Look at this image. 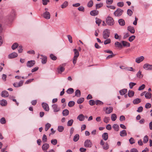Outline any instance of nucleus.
<instances>
[{
    "label": "nucleus",
    "instance_id": "53",
    "mask_svg": "<svg viewBox=\"0 0 152 152\" xmlns=\"http://www.w3.org/2000/svg\"><path fill=\"white\" fill-rule=\"evenodd\" d=\"M96 23L99 26L101 23V20L98 18H96Z\"/></svg>",
    "mask_w": 152,
    "mask_h": 152
},
{
    "label": "nucleus",
    "instance_id": "27",
    "mask_svg": "<svg viewBox=\"0 0 152 152\" xmlns=\"http://www.w3.org/2000/svg\"><path fill=\"white\" fill-rule=\"evenodd\" d=\"M127 92V89H124L119 91L120 94L121 95H123L125 94Z\"/></svg>",
    "mask_w": 152,
    "mask_h": 152
},
{
    "label": "nucleus",
    "instance_id": "56",
    "mask_svg": "<svg viewBox=\"0 0 152 152\" xmlns=\"http://www.w3.org/2000/svg\"><path fill=\"white\" fill-rule=\"evenodd\" d=\"M136 83H133V82H130L129 83V87L130 89H132L133 87L136 85Z\"/></svg>",
    "mask_w": 152,
    "mask_h": 152
},
{
    "label": "nucleus",
    "instance_id": "21",
    "mask_svg": "<svg viewBox=\"0 0 152 152\" xmlns=\"http://www.w3.org/2000/svg\"><path fill=\"white\" fill-rule=\"evenodd\" d=\"M122 45L125 47H129L130 46V44L126 41H121Z\"/></svg>",
    "mask_w": 152,
    "mask_h": 152
},
{
    "label": "nucleus",
    "instance_id": "47",
    "mask_svg": "<svg viewBox=\"0 0 152 152\" xmlns=\"http://www.w3.org/2000/svg\"><path fill=\"white\" fill-rule=\"evenodd\" d=\"M110 120V118L109 117H107L105 116L104 117L103 121L104 122L107 124L109 122Z\"/></svg>",
    "mask_w": 152,
    "mask_h": 152
},
{
    "label": "nucleus",
    "instance_id": "35",
    "mask_svg": "<svg viewBox=\"0 0 152 152\" xmlns=\"http://www.w3.org/2000/svg\"><path fill=\"white\" fill-rule=\"evenodd\" d=\"M79 138V136L78 134H75L73 140L74 142L77 141Z\"/></svg>",
    "mask_w": 152,
    "mask_h": 152
},
{
    "label": "nucleus",
    "instance_id": "45",
    "mask_svg": "<svg viewBox=\"0 0 152 152\" xmlns=\"http://www.w3.org/2000/svg\"><path fill=\"white\" fill-rule=\"evenodd\" d=\"M51 125L50 124L47 123L46 124L45 127V131H47L51 127Z\"/></svg>",
    "mask_w": 152,
    "mask_h": 152
},
{
    "label": "nucleus",
    "instance_id": "22",
    "mask_svg": "<svg viewBox=\"0 0 152 152\" xmlns=\"http://www.w3.org/2000/svg\"><path fill=\"white\" fill-rule=\"evenodd\" d=\"M99 13V12L97 10H94L91 11L90 12V15L92 16H96Z\"/></svg>",
    "mask_w": 152,
    "mask_h": 152
},
{
    "label": "nucleus",
    "instance_id": "15",
    "mask_svg": "<svg viewBox=\"0 0 152 152\" xmlns=\"http://www.w3.org/2000/svg\"><path fill=\"white\" fill-rule=\"evenodd\" d=\"M18 56V54L15 52H13L10 54L8 56V57L10 58H14Z\"/></svg>",
    "mask_w": 152,
    "mask_h": 152
},
{
    "label": "nucleus",
    "instance_id": "26",
    "mask_svg": "<svg viewBox=\"0 0 152 152\" xmlns=\"http://www.w3.org/2000/svg\"><path fill=\"white\" fill-rule=\"evenodd\" d=\"M75 96L77 97H79L81 96V93L80 91L79 90H77L75 92Z\"/></svg>",
    "mask_w": 152,
    "mask_h": 152
},
{
    "label": "nucleus",
    "instance_id": "48",
    "mask_svg": "<svg viewBox=\"0 0 152 152\" xmlns=\"http://www.w3.org/2000/svg\"><path fill=\"white\" fill-rule=\"evenodd\" d=\"M93 5V2L92 0H90L87 4V6L89 7H91Z\"/></svg>",
    "mask_w": 152,
    "mask_h": 152
},
{
    "label": "nucleus",
    "instance_id": "46",
    "mask_svg": "<svg viewBox=\"0 0 152 152\" xmlns=\"http://www.w3.org/2000/svg\"><path fill=\"white\" fill-rule=\"evenodd\" d=\"M111 42V39L109 38H107L104 41V44L105 45L109 44Z\"/></svg>",
    "mask_w": 152,
    "mask_h": 152
},
{
    "label": "nucleus",
    "instance_id": "16",
    "mask_svg": "<svg viewBox=\"0 0 152 152\" xmlns=\"http://www.w3.org/2000/svg\"><path fill=\"white\" fill-rule=\"evenodd\" d=\"M144 59L143 56H141L138 57L136 59L135 61L137 63H139L141 62Z\"/></svg>",
    "mask_w": 152,
    "mask_h": 152
},
{
    "label": "nucleus",
    "instance_id": "64",
    "mask_svg": "<svg viewBox=\"0 0 152 152\" xmlns=\"http://www.w3.org/2000/svg\"><path fill=\"white\" fill-rule=\"evenodd\" d=\"M124 5V4L123 2H119L117 3V6L119 7H122Z\"/></svg>",
    "mask_w": 152,
    "mask_h": 152
},
{
    "label": "nucleus",
    "instance_id": "57",
    "mask_svg": "<svg viewBox=\"0 0 152 152\" xmlns=\"http://www.w3.org/2000/svg\"><path fill=\"white\" fill-rule=\"evenodd\" d=\"M135 36L134 35L132 36L129 37V40L130 42H132L135 39Z\"/></svg>",
    "mask_w": 152,
    "mask_h": 152
},
{
    "label": "nucleus",
    "instance_id": "25",
    "mask_svg": "<svg viewBox=\"0 0 152 152\" xmlns=\"http://www.w3.org/2000/svg\"><path fill=\"white\" fill-rule=\"evenodd\" d=\"M102 137L104 140H106L108 138V134L106 132L102 134Z\"/></svg>",
    "mask_w": 152,
    "mask_h": 152
},
{
    "label": "nucleus",
    "instance_id": "19",
    "mask_svg": "<svg viewBox=\"0 0 152 152\" xmlns=\"http://www.w3.org/2000/svg\"><path fill=\"white\" fill-rule=\"evenodd\" d=\"M49 145L48 143H46L42 145V148L43 150L46 151L49 148Z\"/></svg>",
    "mask_w": 152,
    "mask_h": 152
},
{
    "label": "nucleus",
    "instance_id": "20",
    "mask_svg": "<svg viewBox=\"0 0 152 152\" xmlns=\"http://www.w3.org/2000/svg\"><path fill=\"white\" fill-rule=\"evenodd\" d=\"M77 119L80 121H83L85 119V117L83 114H80L77 117Z\"/></svg>",
    "mask_w": 152,
    "mask_h": 152
},
{
    "label": "nucleus",
    "instance_id": "31",
    "mask_svg": "<svg viewBox=\"0 0 152 152\" xmlns=\"http://www.w3.org/2000/svg\"><path fill=\"white\" fill-rule=\"evenodd\" d=\"M134 91L132 90H129L128 92V96L129 97H131L134 96Z\"/></svg>",
    "mask_w": 152,
    "mask_h": 152
},
{
    "label": "nucleus",
    "instance_id": "63",
    "mask_svg": "<svg viewBox=\"0 0 152 152\" xmlns=\"http://www.w3.org/2000/svg\"><path fill=\"white\" fill-rule=\"evenodd\" d=\"M129 141L130 143L131 144H132L135 143L134 140V138L132 137H131L129 139Z\"/></svg>",
    "mask_w": 152,
    "mask_h": 152
},
{
    "label": "nucleus",
    "instance_id": "24",
    "mask_svg": "<svg viewBox=\"0 0 152 152\" xmlns=\"http://www.w3.org/2000/svg\"><path fill=\"white\" fill-rule=\"evenodd\" d=\"M141 100L138 98H136L134 100L133 103L134 104H137L141 102Z\"/></svg>",
    "mask_w": 152,
    "mask_h": 152
},
{
    "label": "nucleus",
    "instance_id": "23",
    "mask_svg": "<svg viewBox=\"0 0 152 152\" xmlns=\"http://www.w3.org/2000/svg\"><path fill=\"white\" fill-rule=\"evenodd\" d=\"M120 135L121 137H124L127 135L126 131L123 130L120 132Z\"/></svg>",
    "mask_w": 152,
    "mask_h": 152
},
{
    "label": "nucleus",
    "instance_id": "4",
    "mask_svg": "<svg viewBox=\"0 0 152 152\" xmlns=\"http://www.w3.org/2000/svg\"><path fill=\"white\" fill-rule=\"evenodd\" d=\"M123 12V10L118 8L114 12V14L115 16H119L122 15Z\"/></svg>",
    "mask_w": 152,
    "mask_h": 152
},
{
    "label": "nucleus",
    "instance_id": "13",
    "mask_svg": "<svg viewBox=\"0 0 152 152\" xmlns=\"http://www.w3.org/2000/svg\"><path fill=\"white\" fill-rule=\"evenodd\" d=\"M52 107L54 112H56L59 111L60 109L58 107V105L55 104L52 105Z\"/></svg>",
    "mask_w": 152,
    "mask_h": 152
},
{
    "label": "nucleus",
    "instance_id": "43",
    "mask_svg": "<svg viewBox=\"0 0 152 152\" xmlns=\"http://www.w3.org/2000/svg\"><path fill=\"white\" fill-rule=\"evenodd\" d=\"M75 104V102L73 101H70L68 104V106L70 107H73Z\"/></svg>",
    "mask_w": 152,
    "mask_h": 152
},
{
    "label": "nucleus",
    "instance_id": "52",
    "mask_svg": "<svg viewBox=\"0 0 152 152\" xmlns=\"http://www.w3.org/2000/svg\"><path fill=\"white\" fill-rule=\"evenodd\" d=\"M51 142L53 145H55L57 143V141L56 139H53L51 140Z\"/></svg>",
    "mask_w": 152,
    "mask_h": 152
},
{
    "label": "nucleus",
    "instance_id": "50",
    "mask_svg": "<svg viewBox=\"0 0 152 152\" xmlns=\"http://www.w3.org/2000/svg\"><path fill=\"white\" fill-rule=\"evenodd\" d=\"M64 130V127L62 126H59L58 127V130L59 132H62Z\"/></svg>",
    "mask_w": 152,
    "mask_h": 152
},
{
    "label": "nucleus",
    "instance_id": "61",
    "mask_svg": "<svg viewBox=\"0 0 152 152\" xmlns=\"http://www.w3.org/2000/svg\"><path fill=\"white\" fill-rule=\"evenodd\" d=\"M96 104L97 105L98 104H102L103 103L99 100H96L95 101Z\"/></svg>",
    "mask_w": 152,
    "mask_h": 152
},
{
    "label": "nucleus",
    "instance_id": "29",
    "mask_svg": "<svg viewBox=\"0 0 152 152\" xmlns=\"http://www.w3.org/2000/svg\"><path fill=\"white\" fill-rule=\"evenodd\" d=\"M0 104L2 106H5L7 105V102L4 99L0 100Z\"/></svg>",
    "mask_w": 152,
    "mask_h": 152
},
{
    "label": "nucleus",
    "instance_id": "12",
    "mask_svg": "<svg viewBox=\"0 0 152 152\" xmlns=\"http://www.w3.org/2000/svg\"><path fill=\"white\" fill-rule=\"evenodd\" d=\"M113 108L112 107H107L105 108V113L107 114H109L112 113L113 111Z\"/></svg>",
    "mask_w": 152,
    "mask_h": 152
},
{
    "label": "nucleus",
    "instance_id": "1",
    "mask_svg": "<svg viewBox=\"0 0 152 152\" xmlns=\"http://www.w3.org/2000/svg\"><path fill=\"white\" fill-rule=\"evenodd\" d=\"M73 51L74 54L73 60V63L74 65H75L77 62V58L79 56V54L78 50L76 49H74Z\"/></svg>",
    "mask_w": 152,
    "mask_h": 152
},
{
    "label": "nucleus",
    "instance_id": "32",
    "mask_svg": "<svg viewBox=\"0 0 152 152\" xmlns=\"http://www.w3.org/2000/svg\"><path fill=\"white\" fill-rule=\"evenodd\" d=\"M152 96L151 94L149 92H147L146 93H145V97L147 99H150Z\"/></svg>",
    "mask_w": 152,
    "mask_h": 152
},
{
    "label": "nucleus",
    "instance_id": "11",
    "mask_svg": "<svg viewBox=\"0 0 152 152\" xmlns=\"http://www.w3.org/2000/svg\"><path fill=\"white\" fill-rule=\"evenodd\" d=\"M43 17L47 19H49L50 17V14L49 12L46 11L43 13Z\"/></svg>",
    "mask_w": 152,
    "mask_h": 152
},
{
    "label": "nucleus",
    "instance_id": "36",
    "mask_svg": "<svg viewBox=\"0 0 152 152\" xmlns=\"http://www.w3.org/2000/svg\"><path fill=\"white\" fill-rule=\"evenodd\" d=\"M113 128L115 130L118 131L119 130V127L118 125L116 124H114L113 126Z\"/></svg>",
    "mask_w": 152,
    "mask_h": 152
},
{
    "label": "nucleus",
    "instance_id": "18",
    "mask_svg": "<svg viewBox=\"0 0 152 152\" xmlns=\"http://www.w3.org/2000/svg\"><path fill=\"white\" fill-rule=\"evenodd\" d=\"M127 29L128 31H129L131 33L134 34L135 32V30L133 27L129 26L128 27Z\"/></svg>",
    "mask_w": 152,
    "mask_h": 152
},
{
    "label": "nucleus",
    "instance_id": "28",
    "mask_svg": "<svg viewBox=\"0 0 152 152\" xmlns=\"http://www.w3.org/2000/svg\"><path fill=\"white\" fill-rule=\"evenodd\" d=\"M118 22L120 25L121 26H124L125 25V21L123 19H119Z\"/></svg>",
    "mask_w": 152,
    "mask_h": 152
},
{
    "label": "nucleus",
    "instance_id": "7",
    "mask_svg": "<svg viewBox=\"0 0 152 152\" xmlns=\"http://www.w3.org/2000/svg\"><path fill=\"white\" fill-rule=\"evenodd\" d=\"M35 62L34 60H31L27 61L26 65L28 67H31L33 66L35 64Z\"/></svg>",
    "mask_w": 152,
    "mask_h": 152
},
{
    "label": "nucleus",
    "instance_id": "40",
    "mask_svg": "<svg viewBox=\"0 0 152 152\" xmlns=\"http://www.w3.org/2000/svg\"><path fill=\"white\" fill-rule=\"evenodd\" d=\"M18 44L17 43H15L13 44L12 46V50H15L18 47Z\"/></svg>",
    "mask_w": 152,
    "mask_h": 152
},
{
    "label": "nucleus",
    "instance_id": "60",
    "mask_svg": "<svg viewBox=\"0 0 152 152\" xmlns=\"http://www.w3.org/2000/svg\"><path fill=\"white\" fill-rule=\"evenodd\" d=\"M133 13L132 11L130 9H128L127 11V14L129 16H131Z\"/></svg>",
    "mask_w": 152,
    "mask_h": 152
},
{
    "label": "nucleus",
    "instance_id": "38",
    "mask_svg": "<svg viewBox=\"0 0 152 152\" xmlns=\"http://www.w3.org/2000/svg\"><path fill=\"white\" fill-rule=\"evenodd\" d=\"M117 118V116L116 114H113L111 115V119L113 121H115Z\"/></svg>",
    "mask_w": 152,
    "mask_h": 152
},
{
    "label": "nucleus",
    "instance_id": "41",
    "mask_svg": "<svg viewBox=\"0 0 152 152\" xmlns=\"http://www.w3.org/2000/svg\"><path fill=\"white\" fill-rule=\"evenodd\" d=\"M148 140V138L147 135L144 136L143 139V142L144 143H146Z\"/></svg>",
    "mask_w": 152,
    "mask_h": 152
},
{
    "label": "nucleus",
    "instance_id": "8",
    "mask_svg": "<svg viewBox=\"0 0 152 152\" xmlns=\"http://www.w3.org/2000/svg\"><path fill=\"white\" fill-rule=\"evenodd\" d=\"M15 15V11L14 10H12L9 17V19L10 20H13Z\"/></svg>",
    "mask_w": 152,
    "mask_h": 152
},
{
    "label": "nucleus",
    "instance_id": "62",
    "mask_svg": "<svg viewBox=\"0 0 152 152\" xmlns=\"http://www.w3.org/2000/svg\"><path fill=\"white\" fill-rule=\"evenodd\" d=\"M67 37L69 41V42L71 43H72V36L70 35H67Z\"/></svg>",
    "mask_w": 152,
    "mask_h": 152
},
{
    "label": "nucleus",
    "instance_id": "5",
    "mask_svg": "<svg viewBox=\"0 0 152 152\" xmlns=\"http://www.w3.org/2000/svg\"><path fill=\"white\" fill-rule=\"evenodd\" d=\"M84 145L86 147L90 148L92 145V142L90 140H86L84 142Z\"/></svg>",
    "mask_w": 152,
    "mask_h": 152
},
{
    "label": "nucleus",
    "instance_id": "2",
    "mask_svg": "<svg viewBox=\"0 0 152 152\" xmlns=\"http://www.w3.org/2000/svg\"><path fill=\"white\" fill-rule=\"evenodd\" d=\"M106 22L107 24L109 26H112L114 23L113 19L111 17L108 16L106 19Z\"/></svg>",
    "mask_w": 152,
    "mask_h": 152
},
{
    "label": "nucleus",
    "instance_id": "51",
    "mask_svg": "<svg viewBox=\"0 0 152 152\" xmlns=\"http://www.w3.org/2000/svg\"><path fill=\"white\" fill-rule=\"evenodd\" d=\"M50 58L53 60H56L57 59V57L53 54H51L50 56Z\"/></svg>",
    "mask_w": 152,
    "mask_h": 152
},
{
    "label": "nucleus",
    "instance_id": "10",
    "mask_svg": "<svg viewBox=\"0 0 152 152\" xmlns=\"http://www.w3.org/2000/svg\"><path fill=\"white\" fill-rule=\"evenodd\" d=\"M23 83V81L21 80L18 83H15L13 84L15 87H18L22 86Z\"/></svg>",
    "mask_w": 152,
    "mask_h": 152
},
{
    "label": "nucleus",
    "instance_id": "42",
    "mask_svg": "<svg viewBox=\"0 0 152 152\" xmlns=\"http://www.w3.org/2000/svg\"><path fill=\"white\" fill-rule=\"evenodd\" d=\"M6 122V121L5 118H4L3 117L2 118L0 119V123L1 124H5Z\"/></svg>",
    "mask_w": 152,
    "mask_h": 152
},
{
    "label": "nucleus",
    "instance_id": "3",
    "mask_svg": "<svg viewBox=\"0 0 152 152\" xmlns=\"http://www.w3.org/2000/svg\"><path fill=\"white\" fill-rule=\"evenodd\" d=\"M110 30L107 29H105L103 32V38L104 39H107L110 37Z\"/></svg>",
    "mask_w": 152,
    "mask_h": 152
},
{
    "label": "nucleus",
    "instance_id": "14",
    "mask_svg": "<svg viewBox=\"0 0 152 152\" xmlns=\"http://www.w3.org/2000/svg\"><path fill=\"white\" fill-rule=\"evenodd\" d=\"M40 56L41 57L40 58L42 59V63L43 64H45L47 61V57L45 56H44L42 55H41Z\"/></svg>",
    "mask_w": 152,
    "mask_h": 152
},
{
    "label": "nucleus",
    "instance_id": "30",
    "mask_svg": "<svg viewBox=\"0 0 152 152\" xmlns=\"http://www.w3.org/2000/svg\"><path fill=\"white\" fill-rule=\"evenodd\" d=\"M69 111L68 110L65 109L62 112V114L63 116H66L69 114Z\"/></svg>",
    "mask_w": 152,
    "mask_h": 152
},
{
    "label": "nucleus",
    "instance_id": "39",
    "mask_svg": "<svg viewBox=\"0 0 152 152\" xmlns=\"http://www.w3.org/2000/svg\"><path fill=\"white\" fill-rule=\"evenodd\" d=\"M115 45L118 48H122L123 47V45L121 44L118 42H115Z\"/></svg>",
    "mask_w": 152,
    "mask_h": 152
},
{
    "label": "nucleus",
    "instance_id": "49",
    "mask_svg": "<svg viewBox=\"0 0 152 152\" xmlns=\"http://www.w3.org/2000/svg\"><path fill=\"white\" fill-rule=\"evenodd\" d=\"M73 122V120L72 119H71L69 120L67 123V125L68 126H71Z\"/></svg>",
    "mask_w": 152,
    "mask_h": 152
},
{
    "label": "nucleus",
    "instance_id": "34",
    "mask_svg": "<svg viewBox=\"0 0 152 152\" xmlns=\"http://www.w3.org/2000/svg\"><path fill=\"white\" fill-rule=\"evenodd\" d=\"M58 72L59 73H61L62 72H64V68L63 67H59L58 69Z\"/></svg>",
    "mask_w": 152,
    "mask_h": 152
},
{
    "label": "nucleus",
    "instance_id": "55",
    "mask_svg": "<svg viewBox=\"0 0 152 152\" xmlns=\"http://www.w3.org/2000/svg\"><path fill=\"white\" fill-rule=\"evenodd\" d=\"M137 77H138L140 78L143 77V75L141 74V72L140 71H139L137 74Z\"/></svg>",
    "mask_w": 152,
    "mask_h": 152
},
{
    "label": "nucleus",
    "instance_id": "33",
    "mask_svg": "<svg viewBox=\"0 0 152 152\" xmlns=\"http://www.w3.org/2000/svg\"><path fill=\"white\" fill-rule=\"evenodd\" d=\"M74 92V90L73 88H68L66 91V92L69 94H72Z\"/></svg>",
    "mask_w": 152,
    "mask_h": 152
},
{
    "label": "nucleus",
    "instance_id": "54",
    "mask_svg": "<svg viewBox=\"0 0 152 152\" xmlns=\"http://www.w3.org/2000/svg\"><path fill=\"white\" fill-rule=\"evenodd\" d=\"M89 103L90 105L93 106L96 104V102L93 100H90L89 101Z\"/></svg>",
    "mask_w": 152,
    "mask_h": 152
},
{
    "label": "nucleus",
    "instance_id": "58",
    "mask_svg": "<svg viewBox=\"0 0 152 152\" xmlns=\"http://www.w3.org/2000/svg\"><path fill=\"white\" fill-rule=\"evenodd\" d=\"M47 140V137L45 134H44L42 137V141L43 142H46Z\"/></svg>",
    "mask_w": 152,
    "mask_h": 152
},
{
    "label": "nucleus",
    "instance_id": "9",
    "mask_svg": "<svg viewBox=\"0 0 152 152\" xmlns=\"http://www.w3.org/2000/svg\"><path fill=\"white\" fill-rule=\"evenodd\" d=\"M42 106L43 109L46 111H48L49 108L48 104L46 103L43 102L42 104Z\"/></svg>",
    "mask_w": 152,
    "mask_h": 152
},
{
    "label": "nucleus",
    "instance_id": "59",
    "mask_svg": "<svg viewBox=\"0 0 152 152\" xmlns=\"http://www.w3.org/2000/svg\"><path fill=\"white\" fill-rule=\"evenodd\" d=\"M18 52L19 53H21L22 52L23 49H22V47L21 45H20L18 47Z\"/></svg>",
    "mask_w": 152,
    "mask_h": 152
},
{
    "label": "nucleus",
    "instance_id": "37",
    "mask_svg": "<svg viewBox=\"0 0 152 152\" xmlns=\"http://www.w3.org/2000/svg\"><path fill=\"white\" fill-rule=\"evenodd\" d=\"M68 5V2L67 1H65L62 4L61 6V7L62 9L65 8Z\"/></svg>",
    "mask_w": 152,
    "mask_h": 152
},
{
    "label": "nucleus",
    "instance_id": "17",
    "mask_svg": "<svg viewBox=\"0 0 152 152\" xmlns=\"http://www.w3.org/2000/svg\"><path fill=\"white\" fill-rule=\"evenodd\" d=\"M1 96L3 97H7L8 96L9 94L7 91H3L1 93Z\"/></svg>",
    "mask_w": 152,
    "mask_h": 152
},
{
    "label": "nucleus",
    "instance_id": "6",
    "mask_svg": "<svg viewBox=\"0 0 152 152\" xmlns=\"http://www.w3.org/2000/svg\"><path fill=\"white\" fill-rule=\"evenodd\" d=\"M143 68L146 70H152V64L150 65L147 63L145 64L143 66Z\"/></svg>",
    "mask_w": 152,
    "mask_h": 152
},
{
    "label": "nucleus",
    "instance_id": "44",
    "mask_svg": "<svg viewBox=\"0 0 152 152\" xmlns=\"http://www.w3.org/2000/svg\"><path fill=\"white\" fill-rule=\"evenodd\" d=\"M84 101V98H80L77 101V102L78 104L82 103Z\"/></svg>",
    "mask_w": 152,
    "mask_h": 152
}]
</instances>
